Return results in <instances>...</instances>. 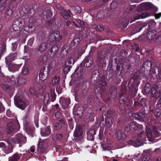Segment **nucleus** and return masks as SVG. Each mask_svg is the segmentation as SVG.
<instances>
[{
    "label": "nucleus",
    "instance_id": "obj_1",
    "mask_svg": "<svg viewBox=\"0 0 161 161\" xmlns=\"http://www.w3.org/2000/svg\"><path fill=\"white\" fill-rule=\"evenodd\" d=\"M14 102L17 107L22 110L25 109L27 105L26 100L22 96L16 95L14 97Z\"/></svg>",
    "mask_w": 161,
    "mask_h": 161
},
{
    "label": "nucleus",
    "instance_id": "obj_2",
    "mask_svg": "<svg viewBox=\"0 0 161 161\" xmlns=\"http://www.w3.org/2000/svg\"><path fill=\"white\" fill-rule=\"evenodd\" d=\"M147 135L149 141H152L155 137H158L161 135V133L159 132L155 127L153 128L152 130L147 129L146 131Z\"/></svg>",
    "mask_w": 161,
    "mask_h": 161
},
{
    "label": "nucleus",
    "instance_id": "obj_3",
    "mask_svg": "<svg viewBox=\"0 0 161 161\" xmlns=\"http://www.w3.org/2000/svg\"><path fill=\"white\" fill-rule=\"evenodd\" d=\"M151 63L149 61H145L143 64L140 72L146 77H149L150 75V71L151 68Z\"/></svg>",
    "mask_w": 161,
    "mask_h": 161
},
{
    "label": "nucleus",
    "instance_id": "obj_4",
    "mask_svg": "<svg viewBox=\"0 0 161 161\" xmlns=\"http://www.w3.org/2000/svg\"><path fill=\"white\" fill-rule=\"evenodd\" d=\"M19 128V125L18 122L15 120L8 123L7 132L8 134L12 133L17 131Z\"/></svg>",
    "mask_w": 161,
    "mask_h": 161
},
{
    "label": "nucleus",
    "instance_id": "obj_5",
    "mask_svg": "<svg viewBox=\"0 0 161 161\" xmlns=\"http://www.w3.org/2000/svg\"><path fill=\"white\" fill-rule=\"evenodd\" d=\"M58 49V47L57 46L54 45L48 50L46 54V55L48 58L52 59L57 53Z\"/></svg>",
    "mask_w": 161,
    "mask_h": 161
},
{
    "label": "nucleus",
    "instance_id": "obj_6",
    "mask_svg": "<svg viewBox=\"0 0 161 161\" xmlns=\"http://www.w3.org/2000/svg\"><path fill=\"white\" fill-rule=\"evenodd\" d=\"M24 21L20 18L16 19L13 22L12 28L15 31L19 30L21 26L23 25V23Z\"/></svg>",
    "mask_w": 161,
    "mask_h": 161
},
{
    "label": "nucleus",
    "instance_id": "obj_7",
    "mask_svg": "<svg viewBox=\"0 0 161 161\" xmlns=\"http://www.w3.org/2000/svg\"><path fill=\"white\" fill-rule=\"evenodd\" d=\"M12 141L15 143H25L26 142V137L22 134L18 133L12 139Z\"/></svg>",
    "mask_w": 161,
    "mask_h": 161
},
{
    "label": "nucleus",
    "instance_id": "obj_8",
    "mask_svg": "<svg viewBox=\"0 0 161 161\" xmlns=\"http://www.w3.org/2000/svg\"><path fill=\"white\" fill-rule=\"evenodd\" d=\"M62 36H60L59 31H55L53 32L49 36V41L50 42H53L59 41L61 39Z\"/></svg>",
    "mask_w": 161,
    "mask_h": 161
},
{
    "label": "nucleus",
    "instance_id": "obj_9",
    "mask_svg": "<svg viewBox=\"0 0 161 161\" xmlns=\"http://www.w3.org/2000/svg\"><path fill=\"white\" fill-rule=\"evenodd\" d=\"M107 56L106 51L102 50L101 52L98 53L97 55V60L100 63H104L106 62V58Z\"/></svg>",
    "mask_w": 161,
    "mask_h": 161
},
{
    "label": "nucleus",
    "instance_id": "obj_10",
    "mask_svg": "<svg viewBox=\"0 0 161 161\" xmlns=\"http://www.w3.org/2000/svg\"><path fill=\"white\" fill-rule=\"evenodd\" d=\"M17 3L11 2L7 8L6 14L8 16H11L16 8Z\"/></svg>",
    "mask_w": 161,
    "mask_h": 161
},
{
    "label": "nucleus",
    "instance_id": "obj_11",
    "mask_svg": "<svg viewBox=\"0 0 161 161\" xmlns=\"http://www.w3.org/2000/svg\"><path fill=\"white\" fill-rule=\"evenodd\" d=\"M136 75L135 74L130 79V82L131 83V86L133 87L134 91H137L138 85L140 84L138 76L136 77Z\"/></svg>",
    "mask_w": 161,
    "mask_h": 161
},
{
    "label": "nucleus",
    "instance_id": "obj_12",
    "mask_svg": "<svg viewBox=\"0 0 161 161\" xmlns=\"http://www.w3.org/2000/svg\"><path fill=\"white\" fill-rule=\"evenodd\" d=\"M47 146V143L45 142H40L39 143L38 147L37 149V151L41 154H45L46 153V148Z\"/></svg>",
    "mask_w": 161,
    "mask_h": 161
},
{
    "label": "nucleus",
    "instance_id": "obj_13",
    "mask_svg": "<svg viewBox=\"0 0 161 161\" xmlns=\"http://www.w3.org/2000/svg\"><path fill=\"white\" fill-rule=\"evenodd\" d=\"M49 74V70L48 69H43L41 70L39 75L40 79L41 80L44 81L48 77Z\"/></svg>",
    "mask_w": 161,
    "mask_h": 161
},
{
    "label": "nucleus",
    "instance_id": "obj_14",
    "mask_svg": "<svg viewBox=\"0 0 161 161\" xmlns=\"http://www.w3.org/2000/svg\"><path fill=\"white\" fill-rule=\"evenodd\" d=\"M48 46L47 43L45 42H42L37 47L36 50L37 53H42L47 49Z\"/></svg>",
    "mask_w": 161,
    "mask_h": 161
},
{
    "label": "nucleus",
    "instance_id": "obj_15",
    "mask_svg": "<svg viewBox=\"0 0 161 161\" xmlns=\"http://www.w3.org/2000/svg\"><path fill=\"white\" fill-rule=\"evenodd\" d=\"M60 102L64 108L66 109L69 107L70 101L69 98H61L60 99Z\"/></svg>",
    "mask_w": 161,
    "mask_h": 161
},
{
    "label": "nucleus",
    "instance_id": "obj_16",
    "mask_svg": "<svg viewBox=\"0 0 161 161\" xmlns=\"http://www.w3.org/2000/svg\"><path fill=\"white\" fill-rule=\"evenodd\" d=\"M115 136L118 140H124L126 136L124 133L119 129L116 130L115 133Z\"/></svg>",
    "mask_w": 161,
    "mask_h": 161
},
{
    "label": "nucleus",
    "instance_id": "obj_17",
    "mask_svg": "<svg viewBox=\"0 0 161 161\" xmlns=\"http://www.w3.org/2000/svg\"><path fill=\"white\" fill-rule=\"evenodd\" d=\"M84 66L86 67H89L93 64V61L92 58L89 56L86 58L84 60Z\"/></svg>",
    "mask_w": 161,
    "mask_h": 161
},
{
    "label": "nucleus",
    "instance_id": "obj_18",
    "mask_svg": "<svg viewBox=\"0 0 161 161\" xmlns=\"http://www.w3.org/2000/svg\"><path fill=\"white\" fill-rule=\"evenodd\" d=\"M129 144H133L132 145L135 147H137L142 145L143 144V141L141 139H138L135 141L130 140L128 141Z\"/></svg>",
    "mask_w": 161,
    "mask_h": 161
},
{
    "label": "nucleus",
    "instance_id": "obj_19",
    "mask_svg": "<svg viewBox=\"0 0 161 161\" xmlns=\"http://www.w3.org/2000/svg\"><path fill=\"white\" fill-rule=\"evenodd\" d=\"M158 89V87L157 85H154L153 86L151 92V96L152 97L157 98L158 95L160 93Z\"/></svg>",
    "mask_w": 161,
    "mask_h": 161
},
{
    "label": "nucleus",
    "instance_id": "obj_20",
    "mask_svg": "<svg viewBox=\"0 0 161 161\" xmlns=\"http://www.w3.org/2000/svg\"><path fill=\"white\" fill-rule=\"evenodd\" d=\"M156 34V31L155 30L149 31L146 34V38L148 40H153L155 37Z\"/></svg>",
    "mask_w": 161,
    "mask_h": 161
},
{
    "label": "nucleus",
    "instance_id": "obj_21",
    "mask_svg": "<svg viewBox=\"0 0 161 161\" xmlns=\"http://www.w3.org/2000/svg\"><path fill=\"white\" fill-rule=\"evenodd\" d=\"M98 83L101 85L103 90H105L107 88V83L103 77H99L98 80Z\"/></svg>",
    "mask_w": 161,
    "mask_h": 161
},
{
    "label": "nucleus",
    "instance_id": "obj_22",
    "mask_svg": "<svg viewBox=\"0 0 161 161\" xmlns=\"http://www.w3.org/2000/svg\"><path fill=\"white\" fill-rule=\"evenodd\" d=\"M151 15V14L150 13H143L140 14L134 17L132 20V21H135L140 19H144Z\"/></svg>",
    "mask_w": 161,
    "mask_h": 161
},
{
    "label": "nucleus",
    "instance_id": "obj_23",
    "mask_svg": "<svg viewBox=\"0 0 161 161\" xmlns=\"http://www.w3.org/2000/svg\"><path fill=\"white\" fill-rule=\"evenodd\" d=\"M47 57L46 55L41 56L36 60L37 63L40 65H43L46 61Z\"/></svg>",
    "mask_w": 161,
    "mask_h": 161
},
{
    "label": "nucleus",
    "instance_id": "obj_24",
    "mask_svg": "<svg viewBox=\"0 0 161 161\" xmlns=\"http://www.w3.org/2000/svg\"><path fill=\"white\" fill-rule=\"evenodd\" d=\"M147 24H142L141 23H139L137 25L135 26L133 28V30L134 31V33L138 32H140L143 27L146 26Z\"/></svg>",
    "mask_w": 161,
    "mask_h": 161
},
{
    "label": "nucleus",
    "instance_id": "obj_25",
    "mask_svg": "<svg viewBox=\"0 0 161 161\" xmlns=\"http://www.w3.org/2000/svg\"><path fill=\"white\" fill-rule=\"evenodd\" d=\"M35 29V27L33 25V24L30 23L25 26L24 27V31L28 32H31L34 31Z\"/></svg>",
    "mask_w": 161,
    "mask_h": 161
},
{
    "label": "nucleus",
    "instance_id": "obj_26",
    "mask_svg": "<svg viewBox=\"0 0 161 161\" xmlns=\"http://www.w3.org/2000/svg\"><path fill=\"white\" fill-rule=\"evenodd\" d=\"M132 115L136 119L139 120H142L145 118V116L144 114L142 113H133Z\"/></svg>",
    "mask_w": 161,
    "mask_h": 161
},
{
    "label": "nucleus",
    "instance_id": "obj_27",
    "mask_svg": "<svg viewBox=\"0 0 161 161\" xmlns=\"http://www.w3.org/2000/svg\"><path fill=\"white\" fill-rule=\"evenodd\" d=\"M142 9H149L152 8L153 6L152 3L149 2L145 3L140 4Z\"/></svg>",
    "mask_w": 161,
    "mask_h": 161
},
{
    "label": "nucleus",
    "instance_id": "obj_28",
    "mask_svg": "<svg viewBox=\"0 0 161 161\" xmlns=\"http://www.w3.org/2000/svg\"><path fill=\"white\" fill-rule=\"evenodd\" d=\"M82 130L80 126H77L74 133V135L76 137H80L82 135Z\"/></svg>",
    "mask_w": 161,
    "mask_h": 161
},
{
    "label": "nucleus",
    "instance_id": "obj_29",
    "mask_svg": "<svg viewBox=\"0 0 161 161\" xmlns=\"http://www.w3.org/2000/svg\"><path fill=\"white\" fill-rule=\"evenodd\" d=\"M51 133L50 127L49 126H48L41 130V134L43 136H47L49 135Z\"/></svg>",
    "mask_w": 161,
    "mask_h": 161
},
{
    "label": "nucleus",
    "instance_id": "obj_30",
    "mask_svg": "<svg viewBox=\"0 0 161 161\" xmlns=\"http://www.w3.org/2000/svg\"><path fill=\"white\" fill-rule=\"evenodd\" d=\"M151 90V85L150 83L146 84L142 92L144 95H147L149 93Z\"/></svg>",
    "mask_w": 161,
    "mask_h": 161
},
{
    "label": "nucleus",
    "instance_id": "obj_31",
    "mask_svg": "<svg viewBox=\"0 0 161 161\" xmlns=\"http://www.w3.org/2000/svg\"><path fill=\"white\" fill-rule=\"evenodd\" d=\"M17 54L16 52L14 53H11L6 58V59L8 62H11L14 60Z\"/></svg>",
    "mask_w": 161,
    "mask_h": 161
},
{
    "label": "nucleus",
    "instance_id": "obj_32",
    "mask_svg": "<svg viewBox=\"0 0 161 161\" xmlns=\"http://www.w3.org/2000/svg\"><path fill=\"white\" fill-rule=\"evenodd\" d=\"M83 67L80 65L77 68L75 71V74L77 77H80L83 74Z\"/></svg>",
    "mask_w": 161,
    "mask_h": 161
},
{
    "label": "nucleus",
    "instance_id": "obj_33",
    "mask_svg": "<svg viewBox=\"0 0 161 161\" xmlns=\"http://www.w3.org/2000/svg\"><path fill=\"white\" fill-rule=\"evenodd\" d=\"M115 120L113 118H106L105 125L107 128H109L113 124Z\"/></svg>",
    "mask_w": 161,
    "mask_h": 161
},
{
    "label": "nucleus",
    "instance_id": "obj_34",
    "mask_svg": "<svg viewBox=\"0 0 161 161\" xmlns=\"http://www.w3.org/2000/svg\"><path fill=\"white\" fill-rule=\"evenodd\" d=\"M96 134L95 130L92 129L90 130L87 133V139L89 140H93L94 135Z\"/></svg>",
    "mask_w": 161,
    "mask_h": 161
},
{
    "label": "nucleus",
    "instance_id": "obj_35",
    "mask_svg": "<svg viewBox=\"0 0 161 161\" xmlns=\"http://www.w3.org/2000/svg\"><path fill=\"white\" fill-rule=\"evenodd\" d=\"M109 95L111 97H115L116 95V89L115 87L112 86L110 88Z\"/></svg>",
    "mask_w": 161,
    "mask_h": 161
},
{
    "label": "nucleus",
    "instance_id": "obj_36",
    "mask_svg": "<svg viewBox=\"0 0 161 161\" xmlns=\"http://www.w3.org/2000/svg\"><path fill=\"white\" fill-rule=\"evenodd\" d=\"M19 69L17 65L11 64L8 66V69L10 71L13 72L17 71Z\"/></svg>",
    "mask_w": 161,
    "mask_h": 161
},
{
    "label": "nucleus",
    "instance_id": "obj_37",
    "mask_svg": "<svg viewBox=\"0 0 161 161\" xmlns=\"http://www.w3.org/2000/svg\"><path fill=\"white\" fill-rule=\"evenodd\" d=\"M107 118H114L115 119L116 117V114L114 111L108 110L107 112Z\"/></svg>",
    "mask_w": 161,
    "mask_h": 161
},
{
    "label": "nucleus",
    "instance_id": "obj_38",
    "mask_svg": "<svg viewBox=\"0 0 161 161\" xmlns=\"http://www.w3.org/2000/svg\"><path fill=\"white\" fill-rule=\"evenodd\" d=\"M50 92L51 97L50 101L52 102H53L56 100V95L55 92L54 88H50Z\"/></svg>",
    "mask_w": 161,
    "mask_h": 161
},
{
    "label": "nucleus",
    "instance_id": "obj_39",
    "mask_svg": "<svg viewBox=\"0 0 161 161\" xmlns=\"http://www.w3.org/2000/svg\"><path fill=\"white\" fill-rule=\"evenodd\" d=\"M60 78L59 76H55L52 80L53 85H58L60 83Z\"/></svg>",
    "mask_w": 161,
    "mask_h": 161
},
{
    "label": "nucleus",
    "instance_id": "obj_40",
    "mask_svg": "<svg viewBox=\"0 0 161 161\" xmlns=\"http://www.w3.org/2000/svg\"><path fill=\"white\" fill-rule=\"evenodd\" d=\"M26 81L25 79L19 77L16 79V84L19 85H23L25 83Z\"/></svg>",
    "mask_w": 161,
    "mask_h": 161
},
{
    "label": "nucleus",
    "instance_id": "obj_41",
    "mask_svg": "<svg viewBox=\"0 0 161 161\" xmlns=\"http://www.w3.org/2000/svg\"><path fill=\"white\" fill-rule=\"evenodd\" d=\"M7 81L12 85H14L16 83V79H15L14 76L13 75L8 77Z\"/></svg>",
    "mask_w": 161,
    "mask_h": 161
},
{
    "label": "nucleus",
    "instance_id": "obj_42",
    "mask_svg": "<svg viewBox=\"0 0 161 161\" xmlns=\"http://www.w3.org/2000/svg\"><path fill=\"white\" fill-rule=\"evenodd\" d=\"M80 41V39L79 37H75L73 39L72 44L74 47L77 46Z\"/></svg>",
    "mask_w": 161,
    "mask_h": 161
},
{
    "label": "nucleus",
    "instance_id": "obj_43",
    "mask_svg": "<svg viewBox=\"0 0 161 161\" xmlns=\"http://www.w3.org/2000/svg\"><path fill=\"white\" fill-rule=\"evenodd\" d=\"M50 99L49 94L48 93H47L45 94L44 99V105L46 106L49 102Z\"/></svg>",
    "mask_w": 161,
    "mask_h": 161
},
{
    "label": "nucleus",
    "instance_id": "obj_44",
    "mask_svg": "<svg viewBox=\"0 0 161 161\" xmlns=\"http://www.w3.org/2000/svg\"><path fill=\"white\" fill-rule=\"evenodd\" d=\"M127 100V98L125 95L123 94L120 95L119 101L121 103L124 104Z\"/></svg>",
    "mask_w": 161,
    "mask_h": 161
},
{
    "label": "nucleus",
    "instance_id": "obj_45",
    "mask_svg": "<svg viewBox=\"0 0 161 161\" xmlns=\"http://www.w3.org/2000/svg\"><path fill=\"white\" fill-rule=\"evenodd\" d=\"M20 157L18 154H15L9 158V160L11 161H17L19 159Z\"/></svg>",
    "mask_w": 161,
    "mask_h": 161
},
{
    "label": "nucleus",
    "instance_id": "obj_46",
    "mask_svg": "<svg viewBox=\"0 0 161 161\" xmlns=\"http://www.w3.org/2000/svg\"><path fill=\"white\" fill-rule=\"evenodd\" d=\"M74 58L72 57L69 58L67 61L65 62V64H68V65H71L74 63Z\"/></svg>",
    "mask_w": 161,
    "mask_h": 161
},
{
    "label": "nucleus",
    "instance_id": "obj_47",
    "mask_svg": "<svg viewBox=\"0 0 161 161\" xmlns=\"http://www.w3.org/2000/svg\"><path fill=\"white\" fill-rule=\"evenodd\" d=\"M141 157L140 153H138L135 154L132 158V161H137Z\"/></svg>",
    "mask_w": 161,
    "mask_h": 161
},
{
    "label": "nucleus",
    "instance_id": "obj_48",
    "mask_svg": "<svg viewBox=\"0 0 161 161\" xmlns=\"http://www.w3.org/2000/svg\"><path fill=\"white\" fill-rule=\"evenodd\" d=\"M129 127L131 130H135L137 128V126L135 123L131 122L129 124Z\"/></svg>",
    "mask_w": 161,
    "mask_h": 161
},
{
    "label": "nucleus",
    "instance_id": "obj_49",
    "mask_svg": "<svg viewBox=\"0 0 161 161\" xmlns=\"http://www.w3.org/2000/svg\"><path fill=\"white\" fill-rule=\"evenodd\" d=\"M62 127V124L60 123H55L53 125V129L54 130H58Z\"/></svg>",
    "mask_w": 161,
    "mask_h": 161
},
{
    "label": "nucleus",
    "instance_id": "obj_50",
    "mask_svg": "<svg viewBox=\"0 0 161 161\" xmlns=\"http://www.w3.org/2000/svg\"><path fill=\"white\" fill-rule=\"evenodd\" d=\"M29 72V69L27 66H25L22 71V74L23 75H25L28 74Z\"/></svg>",
    "mask_w": 161,
    "mask_h": 161
},
{
    "label": "nucleus",
    "instance_id": "obj_51",
    "mask_svg": "<svg viewBox=\"0 0 161 161\" xmlns=\"http://www.w3.org/2000/svg\"><path fill=\"white\" fill-rule=\"evenodd\" d=\"M1 87L4 90L8 91L11 89V87L7 84H2L1 85Z\"/></svg>",
    "mask_w": 161,
    "mask_h": 161
},
{
    "label": "nucleus",
    "instance_id": "obj_52",
    "mask_svg": "<svg viewBox=\"0 0 161 161\" xmlns=\"http://www.w3.org/2000/svg\"><path fill=\"white\" fill-rule=\"evenodd\" d=\"M61 11L62 12L61 13L62 15L65 19H68L69 17L70 16V14L68 12H65V11H64V12H63L62 10H61Z\"/></svg>",
    "mask_w": 161,
    "mask_h": 161
},
{
    "label": "nucleus",
    "instance_id": "obj_53",
    "mask_svg": "<svg viewBox=\"0 0 161 161\" xmlns=\"http://www.w3.org/2000/svg\"><path fill=\"white\" fill-rule=\"evenodd\" d=\"M21 10L25 13H28L29 10V8L28 6H22L20 8Z\"/></svg>",
    "mask_w": 161,
    "mask_h": 161
},
{
    "label": "nucleus",
    "instance_id": "obj_54",
    "mask_svg": "<svg viewBox=\"0 0 161 161\" xmlns=\"http://www.w3.org/2000/svg\"><path fill=\"white\" fill-rule=\"evenodd\" d=\"M72 65H68V64H65V67L64 69V72L67 73L70 70Z\"/></svg>",
    "mask_w": 161,
    "mask_h": 161
},
{
    "label": "nucleus",
    "instance_id": "obj_55",
    "mask_svg": "<svg viewBox=\"0 0 161 161\" xmlns=\"http://www.w3.org/2000/svg\"><path fill=\"white\" fill-rule=\"evenodd\" d=\"M6 46L5 45H2L0 48V56H1L6 51Z\"/></svg>",
    "mask_w": 161,
    "mask_h": 161
},
{
    "label": "nucleus",
    "instance_id": "obj_56",
    "mask_svg": "<svg viewBox=\"0 0 161 161\" xmlns=\"http://www.w3.org/2000/svg\"><path fill=\"white\" fill-rule=\"evenodd\" d=\"M38 87L39 88V90L41 92H44L46 88V85L45 84L43 83L41 85H38Z\"/></svg>",
    "mask_w": 161,
    "mask_h": 161
},
{
    "label": "nucleus",
    "instance_id": "obj_57",
    "mask_svg": "<svg viewBox=\"0 0 161 161\" xmlns=\"http://www.w3.org/2000/svg\"><path fill=\"white\" fill-rule=\"evenodd\" d=\"M46 17L47 19H49L52 17V13L51 11L49 9H48L46 12Z\"/></svg>",
    "mask_w": 161,
    "mask_h": 161
},
{
    "label": "nucleus",
    "instance_id": "obj_58",
    "mask_svg": "<svg viewBox=\"0 0 161 161\" xmlns=\"http://www.w3.org/2000/svg\"><path fill=\"white\" fill-rule=\"evenodd\" d=\"M154 114L156 117L158 118L161 114V110L160 109H156L154 112Z\"/></svg>",
    "mask_w": 161,
    "mask_h": 161
},
{
    "label": "nucleus",
    "instance_id": "obj_59",
    "mask_svg": "<svg viewBox=\"0 0 161 161\" xmlns=\"http://www.w3.org/2000/svg\"><path fill=\"white\" fill-rule=\"evenodd\" d=\"M142 155L143 157L142 158V161H148L150 159V156H148L147 155L145 154V153H143Z\"/></svg>",
    "mask_w": 161,
    "mask_h": 161
},
{
    "label": "nucleus",
    "instance_id": "obj_60",
    "mask_svg": "<svg viewBox=\"0 0 161 161\" xmlns=\"http://www.w3.org/2000/svg\"><path fill=\"white\" fill-rule=\"evenodd\" d=\"M104 15V12L103 11H102L97 14V17L98 18L101 19L103 17Z\"/></svg>",
    "mask_w": 161,
    "mask_h": 161
},
{
    "label": "nucleus",
    "instance_id": "obj_61",
    "mask_svg": "<svg viewBox=\"0 0 161 161\" xmlns=\"http://www.w3.org/2000/svg\"><path fill=\"white\" fill-rule=\"evenodd\" d=\"M156 25V23L153 20H151L148 23V26L150 28H152L155 26Z\"/></svg>",
    "mask_w": 161,
    "mask_h": 161
},
{
    "label": "nucleus",
    "instance_id": "obj_62",
    "mask_svg": "<svg viewBox=\"0 0 161 161\" xmlns=\"http://www.w3.org/2000/svg\"><path fill=\"white\" fill-rule=\"evenodd\" d=\"M12 49L13 51H15L17 48L18 47V43L16 42L13 43L12 44Z\"/></svg>",
    "mask_w": 161,
    "mask_h": 161
},
{
    "label": "nucleus",
    "instance_id": "obj_63",
    "mask_svg": "<svg viewBox=\"0 0 161 161\" xmlns=\"http://www.w3.org/2000/svg\"><path fill=\"white\" fill-rule=\"evenodd\" d=\"M104 26L103 25H99L96 26V29L97 31H102L104 30Z\"/></svg>",
    "mask_w": 161,
    "mask_h": 161
},
{
    "label": "nucleus",
    "instance_id": "obj_64",
    "mask_svg": "<svg viewBox=\"0 0 161 161\" xmlns=\"http://www.w3.org/2000/svg\"><path fill=\"white\" fill-rule=\"evenodd\" d=\"M34 40V38L32 37L30 38L28 41V45L31 46L33 43Z\"/></svg>",
    "mask_w": 161,
    "mask_h": 161
}]
</instances>
